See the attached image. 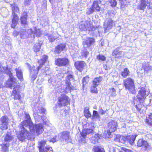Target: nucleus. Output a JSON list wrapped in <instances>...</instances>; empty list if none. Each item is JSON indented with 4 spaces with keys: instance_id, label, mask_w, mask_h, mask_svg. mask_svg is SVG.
<instances>
[{
    "instance_id": "nucleus-3",
    "label": "nucleus",
    "mask_w": 152,
    "mask_h": 152,
    "mask_svg": "<svg viewBox=\"0 0 152 152\" xmlns=\"http://www.w3.org/2000/svg\"><path fill=\"white\" fill-rule=\"evenodd\" d=\"M10 5L12 11V14L13 17L11 26L12 28H14L17 24L18 20V17L15 14V12H18L19 11V10L17 5L15 3H14L12 4H10Z\"/></svg>"
},
{
    "instance_id": "nucleus-58",
    "label": "nucleus",
    "mask_w": 152,
    "mask_h": 152,
    "mask_svg": "<svg viewBox=\"0 0 152 152\" xmlns=\"http://www.w3.org/2000/svg\"><path fill=\"white\" fill-rule=\"evenodd\" d=\"M48 82L51 83L52 85H54V83L56 82L55 80L53 78H51L48 80Z\"/></svg>"
},
{
    "instance_id": "nucleus-21",
    "label": "nucleus",
    "mask_w": 152,
    "mask_h": 152,
    "mask_svg": "<svg viewBox=\"0 0 152 152\" xmlns=\"http://www.w3.org/2000/svg\"><path fill=\"white\" fill-rule=\"evenodd\" d=\"M41 45V43H37L35 44L33 47L34 51L37 54H38V55H41L42 53V51L40 50Z\"/></svg>"
},
{
    "instance_id": "nucleus-63",
    "label": "nucleus",
    "mask_w": 152,
    "mask_h": 152,
    "mask_svg": "<svg viewBox=\"0 0 152 152\" xmlns=\"http://www.w3.org/2000/svg\"><path fill=\"white\" fill-rule=\"evenodd\" d=\"M122 150L124 151L125 152H132L131 150L129 149H127L125 148H122Z\"/></svg>"
},
{
    "instance_id": "nucleus-38",
    "label": "nucleus",
    "mask_w": 152,
    "mask_h": 152,
    "mask_svg": "<svg viewBox=\"0 0 152 152\" xmlns=\"http://www.w3.org/2000/svg\"><path fill=\"white\" fill-rule=\"evenodd\" d=\"M48 151H49V152H52V148L48 145L42 148V151H41V150H40L39 152H48Z\"/></svg>"
},
{
    "instance_id": "nucleus-8",
    "label": "nucleus",
    "mask_w": 152,
    "mask_h": 152,
    "mask_svg": "<svg viewBox=\"0 0 152 152\" xmlns=\"http://www.w3.org/2000/svg\"><path fill=\"white\" fill-rule=\"evenodd\" d=\"M27 64L29 67L30 70V76L31 77V79L34 81L36 78L38 71L39 69H38V67L36 69L35 66H31L28 63H27Z\"/></svg>"
},
{
    "instance_id": "nucleus-41",
    "label": "nucleus",
    "mask_w": 152,
    "mask_h": 152,
    "mask_svg": "<svg viewBox=\"0 0 152 152\" xmlns=\"http://www.w3.org/2000/svg\"><path fill=\"white\" fill-rule=\"evenodd\" d=\"M89 52L87 50L84 48L80 53V55L82 58H86Z\"/></svg>"
},
{
    "instance_id": "nucleus-33",
    "label": "nucleus",
    "mask_w": 152,
    "mask_h": 152,
    "mask_svg": "<svg viewBox=\"0 0 152 152\" xmlns=\"http://www.w3.org/2000/svg\"><path fill=\"white\" fill-rule=\"evenodd\" d=\"M93 150L94 152H105L104 149L101 146H94L93 147Z\"/></svg>"
},
{
    "instance_id": "nucleus-15",
    "label": "nucleus",
    "mask_w": 152,
    "mask_h": 152,
    "mask_svg": "<svg viewBox=\"0 0 152 152\" xmlns=\"http://www.w3.org/2000/svg\"><path fill=\"white\" fill-rule=\"evenodd\" d=\"M70 133L67 131H64L61 132L59 135L60 139L61 141H67L69 140Z\"/></svg>"
},
{
    "instance_id": "nucleus-62",
    "label": "nucleus",
    "mask_w": 152,
    "mask_h": 152,
    "mask_svg": "<svg viewBox=\"0 0 152 152\" xmlns=\"http://www.w3.org/2000/svg\"><path fill=\"white\" fill-rule=\"evenodd\" d=\"M93 132V130L91 129H87L86 132V133L87 134H89L90 133H92Z\"/></svg>"
},
{
    "instance_id": "nucleus-31",
    "label": "nucleus",
    "mask_w": 152,
    "mask_h": 152,
    "mask_svg": "<svg viewBox=\"0 0 152 152\" xmlns=\"http://www.w3.org/2000/svg\"><path fill=\"white\" fill-rule=\"evenodd\" d=\"M65 47L64 44H61L56 48L55 51L57 53H59L62 51Z\"/></svg>"
},
{
    "instance_id": "nucleus-36",
    "label": "nucleus",
    "mask_w": 152,
    "mask_h": 152,
    "mask_svg": "<svg viewBox=\"0 0 152 152\" xmlns=\"http://www.w3.org/2000/svg\"><path fill=\"white\" fill-rule=\"evenodd\" d=\"M142 148L144 149V150L146 151H148L150 150L151 149V146L146 141H145L142 146Z\"/></svg>"
},
{
    "instance_id": "nucleus-24",
    "label": "nucleus",
    "mask_w": 152,
    "mask_h": 152,
    "mask_svg": "<svg viewBox=\"0 0 152 152\" xmlns=\"http://www.w3.org/2000/svg\"><path fill=\"white\" fill-rule=\"evenodd\" d=\"M15 70L16 71V75L18 79L20 81H23V74L20 68L19 67L16 68L15 69Z\"/></svg>"
},
{
    "instance_id": "nucleus-27",
    "label": "nucleus",
    "mask_w": 152,
    "mask_h": 152,
    "mask_svg": "<svg viewBox=\"0 0 152 152\" xmlns=\"http://www.w3.org/2000/svg\"><path fill=\"white\" fill-rule=\"evenodd\" d=\"M48 56L46 55L43 56L41 60L38 61L39 66H38V69H40L42 67V66L44 64L45 62L48 58Z\"/></svg>"
},
{
    "instance_id": "nucleus-4",
    "label": "nucleus",
    "mask_w": 152,
    "mask_h": 152,
    "mask_svg": "<svg viewBox=\"0 0 152 152\" xmlns=\"http://www.w3.org/2000/svg\"><path fill=\"white\" fill-rule=\"evenodd\" d=\"M138 94L137 96V100L140 103L142 102L146 97L148 95V92L143 87L139 88Z\"/></svg>"
},
{
    "instance_id": "nucleus-59",
    "label": "nucleus",
    "mask_w": 152,
    "mask_h": 152,
    "mask_svg": "<svg viewBox=\"0 0 152 152\" xmlns=\"http://www.w3.org/2000/svg\"><path fill=\"white\" fill-rule=\"evenodd\" d=\"M119 52V48H118L116 49L114 51L113 53V55L114 56V55H118Z\"/></svg>"
},
{
    "instance_id": "nucleus-60",
    "label": "nucleus",
    "mask_w": 152,
    "mask_h": 152,
    "mask_svg": "<svg viewBox=\"0 0 152 152\" xmlns=\"http://www.w3.org/2000/svg\"><path fill=\"white\" fill-rule=\"evenodd\" d=\"M7 69V67H3V66H0V71L2 72H5Z\"/></svg>"
},
{
    "instance_id": "nucleus-25",
    "label": "nucleus",
    "mask_w": 152,
    "mask_h": 152,
    "mask_svg": "<svg viewBox=\"0 0 152 152\" xmlns=\"http://www.w3.org/2000/svg\"><path fill=\"white\" fill-rule=\"evenodd\" d=\"M31 33L28 32V30L27 31L25 30H23L20 32V37L22 39H26L28 37H30Z\"/></svg>"
},
{
    "instance_id": "nucleus-46",
    "label": "nucleus",
    "mask_w": 152,
    "mask_h": 152,
    "mask_svg": "<svg viewBox=\"0 0 152 152\" xmlns=\"http://www.w3.org/2000/svg\"><path fill=\"white\" fill-rule=\"evenodd\" d=\"M48 39L50 42H53L56 39V38L54 36V34H48Z\"/></svg>"
},
{
    "instance_id": "nucleus-10",
    "label": "nucleus",
    "mask_w": 152,
    "mask_h": 152,
    "mask_svg": "<svg viewBox=\"0 0 152 152\" xmlns=\"http://www.w3.org/2000/svg\"><path fill=\"white\" fill-rule=\"evenodd\" d=\"M28 32L29 33H31L30 37L33 38H34L35 35L39 37L42 34L40 29L37 28L36 27H34L31 29H28Z\"/></svg>"
},
{
    "instance_id": "nucleus-45",
    "label": "nucleus",
    "mask_w": 152,
    "mask_h": 152,
    "mask_svg": "<svg viewBox=\"0 0 152 152\" xmlns=\"http://www.w3.org/2000/svg\"><path fill=\"white\" fill-rule=\"evenodd\" d=\"M89 80V77L88 76H86L83 78V87L88 83Z\"/></svg>"
},
{
    "instance_id": "nucleus-53",
    "label": "nucleus",
    "mask_w": 152,
    "mask_h": 152,
    "mask_svg": "<svg viewBox=\"0 0 152 152\" xmlns=\"http://www.w3.org/2000/svg\"><path fill=\"white\" fill-rule=\"evenodd\" d=\"M86 28V23L83 24H81L80 26V28L82 30L84 31H86L87 28Z\"/></svg>"
},
{
    "instance_id": "nucleus-34",
    "label": "nucleus",
    "mask_w": 152,
    "mask_h": 152,
    "mask_svg": "<svg viewBox=\"0 0 152 152\" xmlns=\"http://www.w3.org/2000/svg\"><path fill=\"white\" fill-rule=\"evenodd\" d=\"M145 122L149 125L152 126V113H151L146 117Z\"/></svg>"
},
{
    "instance_id": "nucleus-32",
    "label": "nucleus",
    "mask_w": 152,
    "mask_h": 152,
    "mask_svg": "<svg viewBox=\"0 0 152 152\" xmlns=\"http://www.w3.org/2000/svg\"><path fill=\"white\" fill-rule=\"evenodd\" d=\"M129 73L130 72L128 69L125 68L124 69L123 71L121 72V75L123 77L126 78L129 75Z\"/></svg>"
},
{
    "instance_id": "nucleus-44",
    "label": "nucleus",
    "mask_w": 152,
    "mask_h": 152,
    "mask_svg": "<svg viewBox=\"0 0 152 152\" xmlns=\"http://www.w3.org/2000/svg\"><path fill=\"white\" fill-rule=\"evenodd\" d=\"M127 136H121L119 138V140L120 142L122 143H124L126 141H127Z\"/></svg>"
},
{
    "instance_id": "nucleus-48",
    "label": "nucleus",
    "mask_w": 152,
    "mask_h": 152,
    "mask_svg": "<svg viewBox=\"0 0 152 152\" xmlns=\"http://www.w3.org/2000/svg\"><path fill=\"white\" fill-rule=\"evenodd\" d=\"M145 141L142 139H139L137 142V146L139 147H142Z\"/></svg>"
},
{
    "instance_id": "nucleus-20",
    "label": "nucleus",
    "mask_w": 152,
    "mask_h": 152,
    "mask_svg": "<svg viewBox=\"0 0 152 152\" xmlns=\"http://www.w3.org/2000/svg\"><path fill=\"white\" fill-rule=\"evenodd\" d=\"M117 124L116 122L112 121L108 124V127L111 132H115L116 129Z\"/></svg>"
},
{
    "instance_id": "nucleus-19",
    "label": "nucleus",
    "mask_w": 152,
    "mask_h": 152,
    "mask_svg": "<svg viewBox=\"0 0 152 152\" xmlns=\"http://www.w3.org/2000/svg\"><path fill=\"white\" fill-rule=\"evenodd\" d=\"M148 0H142L140 2L139 4L137 6V8L140 10H144L146 6L148 7Z\"/></svg>"
},
{
    "instance_id": "nucleus-29",
    "label": "nucleus",
    "mask_w": 152,
    "mask_h": 152,
    "mask_svg": "<svg viewBox=\"0 0 152 152\" xmlns=\"http://www.w3.org/2000/svg\"><path fill=\"white\" fill-rule=\"evenodd\" d=\"M102 78L101 77H99L94 78L92 81V84L94 86H97L102 81Z\"/></svg>"
},
{
    "instance_id": "nucleus-26",
    "label": "nucleus",
    "mask_w": 152,
    "mask_h": 152,
    "mask_svg": "<svg viewBox=\"0 0 152 152\" xmlns=\"http://www.w3.org/2000/svg\"><path fill=\"white\" fill-rule=\"evenodd\" d=\"M27 13L25 12H23L22 15L20 18L21 24L23 26H25L27 24Z\"/></svg>"
},
{
    "instance_id": "nucleus-1",
    "label": "nucleus",
    "mask_w": 152,
    "mask_h": 152,
    "mask_svg": "<svg viewBox=\"0 0 152 152\" xmlns=\"http://www.w3.org/2000/svg\"><path fill=\"white\" fill-rule=\"evenodd\" d=\"M74 80V78L72 75H68L66 77V80H65V84L63 86V92L68 93L70 92L71 90L74 89V87L72 85L71 81Z\"/></svg>"
},
{
    "instance_id": "nucleus-50",
    "label": "nucleus",
    "mask_w": 152,
    "mask_h": 152,
    "mask_svg": "<svg viewBox=\"0 0 152 152\" xmlns=\"http://www.w3.org/2000/svg\"><path fill=\"white\" fill-rule=\"evenodd\" d=\"M97 58L99 61H104L105 60L106 58L102 55H99L97 56Z\"/></svg>"
},
{
    "instance_id": "nucleus-11",
    "label": "nucleus",
    "mask_w": 152,
    "mask_h": 152,
    "mask_svg": "<svg viewBox=\"0 0 152 152\" xmlns=\"http://www.w3.org/2000/svg\"><path fill=\"white\" fill-rule=\"evenodd\" d=\"M114 22L111 19H107L105 20L104 25L105 29L104 32H106L112 28Z\"/></svg>"
},
{
    "instance_id": "nucleus-39",
    "label": "nucleus",
    "mask_w": 152,
    "mask_h": 152,
    "mask_svg": "<svg viewBox=\"0 0 152 152\" xmlns=\"http://www.w3.org/2000/svg\"><path fill=\"white\" fill-rule=\"evenodd\" d=\"M13 136L10 134H6L4 138V140L6 141L9 142L11 141L13 139Z\"/></svg>"
},
{
    "instance_id": "nucleus-9",
    "label": "nucleus",
    "mask_w": 152,
    "mask_h": 152,
    "mask_svg": "<svg viewBox=\"0 0 152 152\" xmlns=\"http://www.w3.org/2000/svg\"><path fill=\"white\" fill-rule=\"evenodd\" d=\"M100 3V0H95L92 6L89 9L87 13L90 14L96 10L98 12L100 11V7L99 6V4Z\"/></svg>"
},
{
    "instance_id": "nucleus-16",
    "label": "nucleus",
    "mask_w": 152,
    "mask_h": 152,
    "mask_svg": "<svg viewBox=\"0 0 152 152\" xmlns=\"http://www.w3.org/2000/svg\"><path fill=\"white\" fill-rule=\"evenodd\" d=\"M2 122V124L0 127L1 129L2 130L7 129L8 128L7 126L8 121V118L7 116H5L2 117L1 118Z\"/></svg>"
},
{
    "instance_id": "nucleus-49",
    "label": "nucleus",
    "mask_w": 152,
    "mask_h": 152,
    "mask_svg": "<svg viewBox=\"0 0 152 152\" xmlns=\"http://www.w3.org/2000/svg\"><path fill=\"white\" fill-rule=\"evenodd\" d=\"M13 87H14L13 88V94H16V93H17V92H18V89L19 88V86L18 85H14V86H13Z\"/></svg>"
},
{
    "instance_id": "nucleus-14",
    "label": "nucleus",
    "mask_w": 152,
    "mask_h": 152,
    "mask_svg": "<svg viewBox=\"0 0 152 152\" xmlns=\"http://www.w3.org/2000/svg\"><path fill=\"white\" fill-rule=\"evenodd\" d=\"M34 132H31L32 134L35 133L37 135L41 134L44 131L43 126L42 124H39L34 125Z\"/></svg>"
},
{
    "instance_id": "nucleus-64",
    "label": "nucleus",
    "mask_w": 152,
    "mask_h": 152,
    "mask_svg": "<svg viewBox=\"0 0 152 152\" xmlns=\"http://www.w3.org/2000/svg\"><path fill=\"white\" fill-rule=\"evenodd\" d=\"M122 150L124 151L125 152H132L131 150L129 149H127L125 148H122Z\"/></svg>"
},
{
    "instance_id": "nucleus-37",
    "label": "nucleus",
    "mask_w": 152,
    "mask_h": 152,
    "mask_svg": "<svg viewBox=\"0 0 152 152\" xmlns=\"http://www.w3.org/2000/svg\"><path fill=\"white\" fill-rule=\"evenodd\" d=\"M111 131H110L109 129L105 131L103 135V137H104L105 139L111 138L112 137V136L111 134Z\"/></svg>"
},
{
    "instance_id": "nucleus-6",
    "label": "nucleus",
    "mask_w": 152,
    "mask_h": 152,
    "mask_svg": "<svg viewBox=\"0 0 152 152\" xmlns=\"http://www.w3.org/2000/svg\"><path fill=\"white\" fill-rule=\"evenodd\" d=\"M21 130L20 134L18 135V138L19 140L23 141L26 139H29V132L26 129L25 126L22 125Z\"/></svg>"
},
{
    "instance_id": "nucleus-56",
    "label": "nucleus",
    "mask_w": 152,
    "mask_h": 152,
    "mask_svg": "<svg viewBox=\"0 0 152 152\" xmlns=\"http://www.w3.org/2000/svg\"><path fill=\"white\" fill-rule=\"evenodd\" d=\"M94 138H95V142H99V140L100 139V137L99 134H96L94 136Z\"/></svg>"
},
{
    "instance_id": "nucleus-51",
    "label": "nucleus",
    "mask_w": 152,
    "mask_h": 152,
    "mask_svg": "<svg viewBox=\"0 0 152 152\" xmlns=\"http://www.w3.org/2000/svg\"><path fill=\"white\" fill-rule=\"evenodd\" d=\"M12 94H13V95L14 96L15 99H20L21 96L19 92H17V93H16V94L13 93Z\"/></svg>"
},
{
    "instance_id": "nucleus-13",
    "label": "nucleus",
    "mask_w": 152,
    "mask_h": 152,
    "mask_svg": "<svg viewBox=\"0 0 152 152\" xmlns=\"http://www.w3.org/2000/svg\"><path fill=\"white\" fill-rule=\"evenodd\" d=\"M10 79L6 81V86L7 87L12 88L13 86H14V85L16 84V80L14 77L12 75L10 74Z\"/></svg>"
},
{
    "instance_id": "nucleus-55",
    "label": "nucleus",
    "mask_w": 152,
    "mask_h": 152,
    "mask_svg": "<svg viewBox=\"0 0 152 152\" xmlns=\"http://www.w3.org/2000/svg\"><path fill=\"white\" fill-rule=\"evenodd\" d=\"M58 140V138L57 136H55L53 138H52L50 140V142L54 143Z\"/></svg>"
},
{
    "instance_id": "nucleus-43",
    "label": "nucleus",
    "mask_w": 152,
    "mask_h": 152,
    "mask_svg": "<svg viewBox=\"0 0 152 152\" xmlns=\"http://www.w3.org/2000/svg\"><path fill=\"white\" fill-rule=\"evenodd\" d=\"M9 147V144L6 143L2 145V151L3 152H6L8 150V147Z\"/></svg>"
},
{
    "instance_id": "nucleus-57",
    "label": "nucleus",
    "mask_w": 152,
    "mask_h": 152,
    "mask_svg": "<svg viewBox=\"0 0 152 152\" xmlns=\"http://www.w3.org/2000/svg\"><path fill=\"white\" fill-rule=\"evenodd\" d=\"M110 3L112 7L115 6L117 4V2L115 0H111Z\"/></svg>"
},
{
    "instance_id": "nucleus-42",
    "label": "nucleus",
    "mask_w": 152,
    "mask_h": 152,
    "mask_svg": "<svg viewBox=\"0 0 152 152\" xmlns=\"http://www.w3.org/2000/svg\"><path fill=\"white\" fill-rule=\"evenodd\" d=\"M97 87V86H94L93 85H92L90 89L91 92L93 93H97L98 91L96 88Z\"/></svg>"
},
{
    "instance_id": "nucleus-54",
    "label": "nucleus",
    "mask_w": 152,
    "mask_h": 152,
    "mask_svg": "<svg viewBox=\"0 0 152 152\" xmlns=\"http://www.w3.org/2000/svg\"><path fill=\"white\" fill-rule=\"evenodd\" d=\"M99 112V113L101 114L102 115L105 114L106 113V111H104L102 108L101 107H99L98 109Z\"/></svg>"
},
{
    "instance_id": "nucleus-17",
    "label": "nucleus",
    "mask_w": 152,
    "mask_h": 152,
    "mask_svg": "<svg viewBox=\"0 0 152 152\" xmlns=\"http://www.w3.org/2000/svg\"><path fill=\"white\" fill-rule=\"evenodd\" d=\"M75 65L76 68L81 72L84 69L86 64L84 61H77L75 62Z\"/></svg>"
},
{
    "instance_id": "nucleus-18",
    "label": "nucleus",
    "mask_w": 152,
    "mask_h": 152,
    "mask_svg": "<svg viewBox=\"0 0 152 152\" xmlns=\"http://www.w3.org/2000/svg\"><path fill=\"white\" fill-rule=\"evenodd\" d=\"M34 110V116L35 118H37V116H40V115H39V113H44L45 112V110L42 107H39Z\"/></svg>"
},
{
    "instance_id": "nucleus-30",
    "label": "nucleus",
    "mask_w": 152,
    "mask_h": 152,
    "mask_svg": "<svg viewBox=\"0 0 152 152\" xmlns=\"http://www.w3.org/2000/svg\"><path fill=\"white\" fill-rule=\"evenodd\" d=\"M47 140H42L39 141L38 142V147L39 150L42 151V148H44L45 145L46 144Z\"/></svg>"
},
{
    "instance_id": "nucleus-47",
    "label": "nucleus",
    "mask_w": 152,
    "mask_h": 152,
    "mask_svg": "<svg viewBox=\"0 0 152 152\" xmlns=\"http://www.w3.org/2000/svg\"><path fill=\"white\" fill-rule=\"evenodd\" d=\"M120 2L121 3V9L124 8V7L126 5V4L125 2L126 3L128 2L127 0H119Z\"/></svg>"
},
{
    "instance_id": "nucleus-2",
    "label": "nucleus",
    "mask_w": 152,
    "mask_h": 152,
    "mask_svg": "<svg viewBox=\"0 0 152 152\" xmlns=\"http://www.w3.org/2000/svg\"><path fill=\"white\" fill-rule=\"evenodd\" d=\"M133 79L129 77L124 80V84L126 88L128 89L132 94L136 93V90Z\"/></svg>"
},
{
    "instance_id": "nucleus-52",
    "label": "nucleus",
    "mask_w": 152,
    "mask_h": 152,
    "mask_svg": "<svg viewBox=\"0 0 152 152\" xmlns=\"http://www.w3.org/2000/svg\"><path fill=\"white\" fill-rule=\"evenodd\" d=\"M93 117L94 118H97L99 117V115L97 112L94 110L93 112Z\"/></svg>"
},
{
    "instance_id": "nucleus-7",
    "label": "nucleus",
    "mask_w": 152,
    "mask_h": 152,
    "mask_svg": "<svg viewBox=\"0 0 152 152\" xmlns=\"http://www.w3.org/2000/svg\"><path fill=\"white\" fill-rule=\"evenodd\" d=\"M58 99V104L60 107L67 105L70 102L69 98L65 94L61 95Z\"/></svg>"
},
{
    "instance_id": "nucleus-28",
    "label": "nucleus",
    "mask_w": 152,
    "mask_h": 152,
    "mask_svg": "<svg viewBox=\"0 0 152 152\" xmlns=\"http://www.w3.org/2000/svg\"><path fill=\"white\" fill-rule=\"evenodd\" d=\"M137 136L135 134H134L127 136V141H128L131 145H133L134 143Z\"/></svg>"
},
{
    "instance_id": "nucleus-12",
    "label": "nucleus",
    "mask_w": 152,
    "mask_h": 152,
    "mask_svg": "<svg viewBox=\"0 0 152 152\" xmlns=\"http://www.w3.org/2000/svg\"><path fill=\"white\" fill-rule=\"evenodd\" d=\"M69 62L68 60L66 58H58L55 61L56 64L60 66H66L68 64Z\"/></svg>"
},
{
    "instance_id": "nucleus-22",
    "label": "nucleus",
    "mask_w": 152,
    "mask_h": 152,
    "mask_svg": "<svg viewBox=\"0 0 152 152\" xmlns=\"http://www.w3.org/2000/svg\"><path fill=\"white\" fill-rule=\"evenodd\" d=\"M142 68L144 69L145 72L148 73L152 70V64L148 62L145 63L143 64Z\"/></svg>"
},
{
    "instance_id": "nucleus-61",
    "label": "nucleus",
    "mask_w": 152,
    "mask_h": 152,
    "mask_svg": "<svg viewBox=\"0 0 152 152\" xmlns=\"http://www.w3.org/2000/svg\"><path fill=\"white\" fill-rule=\"evenodd\" d=\"M5 72L8 75H9V77H10V74H11L12 75L11 72L10 71V70L9 69L7 68V69H6V70L5 71Z\"/></svg>"
},
{
    "instance_id": "nucleus-40",
    "label": "nucleus",
    "mask_w": 152,
    "mask_h": 152,
    "mask_svg": "<svg viewBox=\"0 0 152 152\" xmlns=\"http://www.w3.org/2000/svg\"><path fill=\"white\" fill-rule=\"evenodd\" d=\"M84 115L86 118H88L91 116V114L89 111L88 107H86L84 108Z\"/></svg>"
},
{
    "instance_id": "nucleus-23",
    "label": "nucleus",
    "mask_w": 152,
    "mask_h": 152,
    "mask_svg": "<svg viewBox=\"0 0 152 152\" xmlns=\"http://www.w3.org/2000/svg\"><path fill=\"white\" fill-rule=\"evenodd\" d=\"M94 42V39L92 38H88L86 40L83 41V44L84 46L86 45L88 47L90 46Z\"/></svg>"
},
{
    "instance_id": "nucleus-5",
    "label": "nucleus",
    "mask_w": 152,
    "mask_h": 152,
    "mask_svg": "<svg viewBox=\"0 0 152 152\" xmlns=\"http://www.w3.org/2000/svg\"><path fill=\"white\" fill-rule=\"evenodd\" d=\"M26 120L23 121L22 125L28 128L31 132H34V126L33 123L31 121L29 115L27 113L26 114Z\"/></svg>"
},
{
    "instance_id": "nucleus-35",
    "label": "nucleus",
    "mask_w": 152,
    "mask_h": 152,
    "mask_svg": "<svg viewBox=\"0 0 152 152\" xmlns=\"http://www.w3.org/2000/svg\"><path fill=\"white\" fill-rule=\"evenodd\" d=\"M86 31L88 30L90 31H94L95 29V27L92 25L90 24V23L88 21H87L86 23Z\"/></svg>"
}]
</instances>
